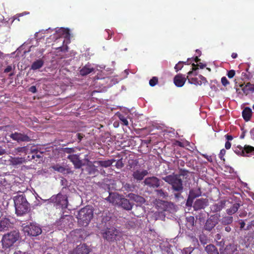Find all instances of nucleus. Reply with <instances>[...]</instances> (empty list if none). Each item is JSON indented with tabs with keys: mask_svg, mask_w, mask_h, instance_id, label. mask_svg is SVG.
<instances>
[{
	"mask_svg": "<svg viewBox=\"0 0 254 254\" xmlns=\"http://www.w3.org/2000/svg\"><path fill=\"white\" fill-rule=\"evenodd\" d=\"M162 179L171 186L173 195L177 200L183 198L182 193L184 191L183 181L180 175L173 173L162 178Z\"/></svg>",
	"mask_w": 254,
	"mask_h": 254,
	"instance_id": "1",
	"label": "nucleus"
},
{
	"mask_svg": "<svg viewBox=\"0 0 254 254\" xmlns=\"http://www.w3.org/2000/svg\"><path fill=\"white\" fill-rule=\"evenodd\" d=\"M21 152H24L25 155L23 157H17V164L22 163L27 160H32L35 158H37L36 161H39L40 162L43 158L42 152H40L37 149L29 150V148L26 147L17 148V153Z\"/></svg>",
	"mask_w": 254,
	"mask_h": 254,
	"instance_id": "2",
	"label": "nucleus"
},
{
	"mask_svg": "<svg viewBox=\"0 0 254 254\" xmlns=\"http://www.w3.org/2000/svg\"><path fill=\"white\" fill-rule=\"evenodd\" d=\"M93 216V211L90 206H86L81 208L77 215L78 224L82 226H87Z\"/></svg>",
	"mask_w": 254,
	"mask_h": 254,
	"instance_id": "3",
	"label": "nucleus"
},
{
	"mask_svg": "<svg viewBox=\"0 0 254 254\" xmlns=\"http://www.w3.org/2000/svg\"><path fill=\"white\" fill-rule=\"evenodd\" d=\"M29 209V204L26 199L23 192L17 191V216L27 213Z\"/></svg>",
	"mask_w": 254,
	"mask_h": 254,
	"instance_id": "4",
	"label": "nucleus"
},
{
	"mask_svg": "<svg viewBox=\"0 0 254 254\" xmlns=\"http://www.w3.org/2000/svg\"><path fill=\"white\" fill-rule=\"evenodd\" d=\"M21 227L25 235L28 236L36 237L42 232L41 226L36 223H30L29 224H22Z\"/></svg>",
	"mask_w": 254,
	"mask_h": 254,
	"instance_id": "5",
	"label": "nucleus"
},
{
	"mask_svg": "<svg viewBox=\"0 0 254 254\" xmlns=\"http://www.w3.org/2000/svg\"><path fill=\"white\" fill-rule=\"evenodd\" d=\"M44 201H48L49 202L55 203L57 206H59L63 209L66 208L68 204L66 195L62 194L61 193H59L57 195H53L50 198Z\"/></svg>",
	"mask_w": 254,
	"mask_h": 254,
	"instance_id": "6",
	"label": "nucleus"
},
{
	"mask_svg": "<svg viewBox=\"0 0 254 254\" xmlns=\"http://www.w3.org/2000/svg\"><path fill=\"white\" fill-rule=\"evenodd\" d=\"M121 236V233L115 228L108 229L103 233V238L109 242L119 240Z\"/></svg>",
	"mask_w": 254,
	"mask_h": 254,
	"instance_id": "7",
	"label": "nucleus"
},
{
	"mask_svg": "<svg viewBox=\"0 0 254 254\" xmlns=\"http://www.w3.org/2000/svg\"><path fill=\"white\" fill-rule=\"evenodd\" d=\"M234 152L238 155L250 156L254 155V147L251 146H245L244 147L240 145L234 147Z\"/></svg>",
	"mask_w": 254,
	"mask_h": 254,
	"instance_id": "8",
	"label": "nucleus"
},
{
	"mask_svg": "<svg viewBox=\"0 0 254 254\" xmlns=\"http://www.w3.org/2000/svg\"><path fill=\"white\" fill-rule=\"evenodd\" d=\"M15 242H16L15 232H11L3 236L2 244L5 248H8L12 247Z\"/></svg>",
	"mask_w": 254,
	"mask_h": 254,
	"instance_id": "9",
	"label": "nucleus"
},
{
	"mask_svg": "<svg viewBox=\"0 0 254 254\" xmlns=\"http://www.w3.org/2000/svg\"><path fill=\"white\" fill-rule=\"evenodd\" d=\"M161 181L155 176L147 177L143 181L144 186L152 188H157L160 187Z\"/></svg>",
	"mask_w": 254,
	"mask_h": 254,
	"instance_id": "10",
	"label": "nucleus"
},
{
	"mask_svg": "<svg viewBox=\"0 0 254 254\" xmlns=\"http://www.w3.org/2000/svg\"><path fill=\"white\" fill-rule=\"evenodd\" d=\"M131 171L133 178L137 182L143 180L144 178L149 173L148 170L145 169H132Z\"/></svg>",
	"mask_w": 254,
	"mask_h": 254,
	"instance_id": "11",
	"label": "nucleus"
},
{
	"mask_svg": "<svg viewBox=\"0 0 254 254\" xmlns=\"http://www.w3.org/2000/svg\"><path fill=\"white\" fill-rule=\"evenodd\" d=\"M122 197V195L117 192H110L109 196L105 198V200L113 205L118 206Z\"/></svg>",
	"mask_w": 254,
	"mask_h": 254,
	"instance_id": "12",
	"label": "nucleus"
},
{
	"mask_svg": "<svg viewBox=\"0 0 254 254\" xmlns=\"http://www.w3.org/2000/svg\"><path fill=\"white\" fill-rule=\"evenodd\" d=\"M218 223V217L217 216H211L206 221L204 226V229L211 231Z\"/></svg>",
	"mask_w": 254,
	"mask_h": 254,
	"instance_id": "13",
	"label": "nucleus"
},
{
	"mask_svg": "<svg viewBox=\"0 0 254 254\" xmlns=\"http://www.w3.org/2000/svg\"><path fill=\"white\" fill-rule=\"evenodd\" d=\"M89 252V249L85 244H80L70 251L69 254H88Z\"/></svg>",
	"mask_w": 254,
	"mask_h": 254,
	"instance_id": "14",
	"label": "nucleus"
},
{
	"mask_svg": "<svg viewBox=\"0 0 254 254\" xmlns=\"http://www.w3.org/2000/svg\"><path fill=\"white\" fill-rule=\"evenodd\" d=\"M95 164H93L92 162H90L86 165L85 164L84 166H85V168L82 169V172L85 171L87 172L88 175L93 176H96L98 172V170L96 169L98 166H96Z\"/></svg>",
	"mask_w": 254,
	"mask_h": 254,
	"instance_id": "15",
	"label": "nucleus"
},
{
	"mask_svg": "<svg viewBox=\"0 0 254 254\" xmlns=\"http://www.w3.org/2000/svg\"><path fill=\"white\" fill-rule=\"evenodd\" d=\"M67 158L73 163L75 169H79L85 165V164L82 163V161L79 159L77 155H69Z\"/></svg>",
	"mask_w": 254,
	"mask_h": 254,
	"instance_id": "16",
	"label": "nucleus"
},
{
	"mask_svg": "<svg viewBox=\"0 0 254 254\" xmlns=\"http://www.w3.org/2000/svg\"><path fill=\"white\" fill-rule=\"evenodd\" d=\"M160 204L161 208L164 211H168L171 213L176 211L175 205L171 202L161 201Z\"/></svg>",
	"mask_w": 254,
	"mask_h": 254,
	"instance_id": "17",
	"label": "nucleus"
},
{
	"mask_svg": "<svg viewBox=\"0 0 254 254\" xmlns=\"http://www.w3.org/2000/svg\"><path fill=\"white\" fill-rule=\"evenodd\" d=\"M208 205V200L205 198L197 199L193 204V208L194 210H199L204 209Z\"/></svg>",
	"mask_w": 254,
	"mask_h": 254,
	"instance_id": "18",
	"label": "nucleus"
},
{
	"mask_svg": "<svg viewBox=\"0 0 254 254\" xmlns=\"http://www.w3.org/2000/svg\"><path fill=\"white\" fill-rule=\"evenodd\" d=\"M187 79L185 75L178 74L174 77V82L176 86L181 87L184 85Z\"/></svg>",
	"mask_w": 254,
	"mask_h": 254,
	"instance_id": "19",
	"label": "nucleus"
},
{
	"mask_svg": "<svg viewBox=\"0 0 254 254\" xmlns=\"http://www.w3.org/2000/svg\"><path fill=\"white\" fill-rule=\"evenodd\" d=\"M33 39H29L27 40L20 47L17 49V51L18 52H21L23 50H24L23 53L24 54L26 53H28L30 51L31 48L33 46V45H31Z\"/></svg>",
	"mask_w": 254,
	"mask_h": 254,
	"instance_id": "20",
	"label": "nucleus"
},
{
	"mask_svg": "<svg viewBox=\"0 0 254 254\" xmlns=\"http://www.w3.org/2000/svg\"><path fill=\"white\" fill-rule=\"evenodd\" d=\"M118 206L121 207L127 210H130L132 209V204L129 202V200L125 198L124 196H123Z\"/></svg>",
	"mask_w": 254,
	"mask_h": 254,
	"instance_id": "21",
	"label": "nucleus"
},
{
	"mask_svg": "<svg viewBox=\"0 0 254 254\" xmlns=\"http://www.w3.org/2000/svg\"><path fill=\"white\" fill-rule=\"evenodd\" d=\"M54 170L56 171L59 173H61L64 175L68 174L71 173L70 169L68 168L64 167L59 164H56L51 167Z\"/></svg>",
	"mask_w": 254,
	"mask_h": 254,
	"instance_id": "22",
	"label": "nucleus"
},
{
	"mask_svg": "<svg viewBox=\"0 0 254 254\" xmlns=\"http://www.w3.org/2000/svg\"><path fill=\"white\" fill-rule=\"evenodd\" d=\"M112 214L109 212H105L102 215V223L105 224V226L108 227L111 225L110 221L111 220Z\"/></svg>",
	"mask_w": 254,
	"mask_h": 254,
	"instance_id": "23",
	"label": "nucleus"
},
{
	"mask_svg": "<svg viewBox=\"0 0 254 254\" xmlns=\"http://www.w3.org/2000/svg\"><path fill=\"white\" fill-rule=\"evenodd\" d=\"M115 161V160L111 159L104 161H94V163L97 164L98 166H100L103 167L107 168L111 166Z\"/></svg>",
	"mask_w": 254,
	"mask_h": 254,
	"instance_id": "24",
	"label": "nucleus"
},
{
	"mask_svg": "<svg viewBox=\"0 0 254 254\" xmlns=\"http://www.w3.org/2000/svg\"><path fill=\"white\" fill-rule=\"evenodd\" d=\"M94 70V68L90 64H86L79 71V73L82 76L86 75Z\"/></svg>",
	"mask_w": 254,
	"mask_h": 254,
	"instance_id": "25",
	"label": "nucleus"
},
{
	"mask_svg": "<svg viewBox=\"0 0 254 254\" xmlns=\"http://www.w3.org/2000/svg\"><path fill=\"white\" fill-rule=\"evenodd\" d=\"M186 226L189 230H193L194 226V217L192 216L186 218Z\"/></svg>",
	"mask_w": 254,
	"mask_h": 254,
	"instance_id": "26",
	"label": "nucleus"
},
{
	"mask_svg": "<svg viewBox=\"0 0 254 254\" xmlns=\"http://www.w3.org/2000/svg\"><path fill=\"white\" fill-rule=\"evenodd\" d=\"M127 196L131 199L136 202L140 203H143L145 202L144 198L139 195L135 194L133 193H130L128 194Z\"/></svg>",
	"mask_w": 254,
	"mask_h": 254,
	"instance_id": "27",
	"label": "nucleus"
},
{
	"mask_svg": "<svg viewBox=\"0 0 254 254\" xmlns=\"http://www.w3.org/2000/svg\"><path fill=\"white\" fill-rule=\"evenodd\" d=\"M225 206V201H220L211 206V210L214 212L220 211Z\"/></svg>",
	"mask_w": 254,
	"mask_h": 254,
	"instance_id": "28",
	"label": "nucleus"
},
{
	"mask_svg": "<svg viewBox=\"0 0 254 254\" xmlns=\"http://www.w3.org/2000/svg\"><path fill=\"white\" fill-rule=\"evenodd\" d=\"M44 61L42 59H38L34 61L31 66V69L35 70L41 68L44 65Z\"/></svg>",
	"mask_w": 254,
	"mask_h": 254,
	"instance_id": "29",
	"label": "nucleus"
},
{
	"mask_svg": "<svg viewBox=\"0 0 254 254\" xmlns=\"http://www.w3.org/2000/svg\"><path fill=\"white\" fill-rule=\"evenodd\" d=\"M241 204L239 203H234L230 207V208L227 209L226 212L229 215H232L235 213L240 207Z\"/></svg>",
	"mask_w": 254,
	"mask_h": 254,
	"instance_id": "30",
	"label": "nucleus"
},
{
	"mask_svg": "<svg viewBox=\"0 0 254 254\" xmlns=\"http://www.w3.org/2000/svg\"><path fill=\"white\" fill-rule=\"evenodd\" d=\"M252 109L249 107H246L242 112V116L244 119L246 121H249L252 117Z\"/></svg>",
	"mask_w": 254,
	"mask_h": 254,
	"instance_id": "31",
	"label": "nucleus"
},
{
	"mask_svg": "<svg viewBox=\"0 0 254 254\" xmlns=\"http://www.w3.org/2000/svg\"><path fill=\"white\" fill-rule=\"evenodd\" d=\"M205 251L207 254H219L217 249L214 245L212 244L206 246L205 248Z\"/></svg>",
	"mask_w": 254,
	"mask_h": 254,
	"instance_id": "32",
	"label": "nucleus"
},
{
	"mask_svg": "<svg viewBox=\"0 0 254 254\" xmlns=\"http://www.w3.org/2000/svg\"><path fill=\"white\" fill-rule=\"evenodd\" d=\"M10 222L8 219L4 218L0 221V231H5L10 226Z\"/></svg>",
	"mask_w": 254,
	"mask_h": 254,
	"instance_id": "33",
	"label": "nucleus"
},
{
	"mask_svg": "<svg viewBox=\"0 0 254 254\" xmlns=\"http://www.w3.org/2000/svg\"><path fill=\"white\" fill-rule=\"evenodd\" d=\"M233 221V217L231 215L223 216L220 220V223L224 225H228Z\"/></svg>",
	"mask_w": 254,
	"mask_h": 254,
	"instance_id": "34",
	"label": "nucleus"
},
{
	"mask_svg": "<svg viewBox=\"0 0 254 254\" xmlns=\"http://www.w3.org/2000/svg\"><path fill=\"white\" fill-rule=\"evenodd\" d=\"M161 250L163 254H173L172 250L169 246V244H166L162 246Z\"/></svg>",
	"mask_w": 254,
	"mask_h": 254,
	"instance_id": "35",
	"label": "nucleus"
},
{
	"mask_svg": "<svg viewBox=\"0 0 254 254\" xmlns=\"http://www.w3.org/2000/svg\"><path fill=\"white\" fill-rule=\"evenodd\" d=\"M188 82L191 84H194L195 85H201V83L199 81V80L197 78H189L188 76L187 77Z\"/></svg>",
	"mask_w": 254,
	"mask_h": 254,
	"instance_id": "36",
	"label": "nucleus"
},
{
	"mask_svg": "<svg viewBox=\"0 0 254 254\" xmlns=\"http://www.w3.org/2000/svg\"><path fill=\"white\" fill-rule=\"evenodd\" d=\"M30 140L29 137L24 134L17 133V141H29Z\"/></svg>",
	"mask_w": 254,
	"mask_h": 254,
	"instance_id": "37",
	"label": "nucleus"
},
{
	"mask_svg": "<svg viewBox=\"0 0 254 254\" xmlns=\"http://www.w3.org/2000/svg\"><path fill=\"white\" fill-rule=\"evenodd\" d=\"M156 193L158 196L165 198L168 196L167 192L164 191L162 189H159L155 190Z\"/></svg>",
	"mask_w": 254,
	"mask_h": 254,
	"instance_id": "38",
	"label": "nucleus"
},
{
	"mask_svg": "<svg viewBox=\"0 0 254 254\" xmlns=\"http://www.w3.org/2000/svg\"><path fill=\"white\" fill-rule=\"evenodd\" d=\"M117 116L123 125L128 126V122L127 118L123 115L119 113L117 114Z\"/></svg>",
	"mask_w": 254,
	"mask_h": 254,
	"instance_id": "39",
	"label": "nucleus"
},
{
	"mask_svg": "<svg viewBox=\"0 0 254 254\" xmlns=\"http://www.w3.org/2000/svg\"><path fill=\"white\" fill-rule=\"evenodd\" d=\"M106 82L109 83L108 86H111L118 82V80L117 78L107 77L106 79Z\"/></svg>",
	"mask_w": 254,
	"mask_h": 254,
	"instance_id": "40",
	"label": "nucleus"
},
{
	"mask_svg": "<svg viewBox=\"0 0 254 254\" xmlns=\"http://www.w3.org/2000/svg\"><path fill=\"white\" fill-rule=\"evenodd\" d=\"M57 32L59 33V34L62 35L65 38L68 37L69 35L68 30L63 28H60Z\"/></svg>",
	"mask_w": 254,
	"mask_h": 254,
	"instance_id": "41",
	"label": "nucleus"
},
{
	"mask_svg": "<svg viewBox=\"0 0 254 254\" xmlns=\"http://www.w3.org/2000/svg\"><path fill=\"white\" fill-rule=\"evenodd\" d=\"M200 195V193L198 190H191L190 191V194L189 198L191 197L192 198H194L195 197H196Z\"/></svg>",
	"mask_w": 254,
	"mask_h": 254,
	"instance_id": "42",
	"label": "nucleus"
},
{
	"mask_svg": "<svg viewBox=\"0 0 254 254\" xmlns=\"http://www.w3.org/2000/svg\"><path fill=\"white\" fill-rule=\"evenodd\" d=\"M123 188L125 190L131 191H132L134 189V187L132 185L128 183L124 184L123 186Z\"/></svg>",
	"mask_w": 254,
	"mask_h": 254,
	"instance_id": "43",
	"label": "nucleus"
},
{
	"mask_svg": "<svg viewBox=\"0 0 254 254\" xmlns=\"http://www.w3.org/2000/svg\"><path fill=\"white\" fill-rule=\"evenodd\" d=\"M138 161L137 160H132L129 162L128 166L130 169H136L135 168L137 166Z\"/></svg>",
	"mask_w": 254,
	"mask_h": 254,
	"instance_id": "44",
	"label": "nucleus"
},
{
	"mask_svg": "<svg viewBox=\"0 0 254 254\" xmlns=\"http://www.w3.org/2000/svg\"><path fill=\"white\" fill-rule=\"evenodd\" d=\"M183 64H186V62L180 61L177 64H176L174 68L176 72L178 71L179 70H181L183 68Z\"/></svg>",
	"mask_w": 254,
	"mask_h": 254,
	"instance_id": "45",
	"label": "nucleus"
},
{
	"mask_svg": "<svg viewBox=\"0 0 254 254\" xmlns=\"http://www.w3.org/2000/svg\"><path fill=\"white\" fill-rule=\"evenodd\" d=\"M124 166V164L123 163V160H122V159H120L119 160H118L117 162H116V163L115 164V166L118 168V169H121L122 168V167H123Z\"/></svg>",
	"mask_w": 254,
	"mask_h": 254,
	"instance_id": "46",
	"label": "nucleus"
},
{
	"mask_svg": "<svg viewBox=\"0 0 254 254\" xmlns=\"http://www.w3.org/2000/svg\"><path fill=\"white\" fill-rule=\"evenodd\" d=\"M158 82V78L156 77H153L149 80V85L151 86H155Z\"/></svg>",
	"mask_w": 254,
	"mask_h": 254,
	"instance_id": "47",
	"label": "nucleus"
},
{
	"mask_svg": "<svg viewBox=\"0 0 254 254\" xmlns=\"http://www.w3.org/2000/svg\"><path fill=\"white\" fill-rule=\"evenodd\" d=\"M64 152L65 153L71 154L75 152L73 148H64Z\"/></svg>",
	"mask_w": 254,
	"mask_h": 254,
	"instance_id": "48",
	"label": "nucleus"
},
{
	"mask_svg": "<svg viewBox=\"0 0 254 254\" xmlns=\"http://www.w3.org/2000/svg\"><path fill=\"white\" fill-rule=\"evenodd\" d=\"M188 174V171L186 170L181 169L180 171V173L179 174H175L176 175H180V177L181 178L182 176H187Z\"/></svg>",
	"mask_w": 254,
	"mask_h": 254,
	"instance_id": "49",
	"label": "nucleus"
},
{
	"mask_svg": "<svg viewBox=\"0 0 254 254\" xmlns=\"http://www.w3.org/2000/svg\"><path fill=\"white\" fill-rule=\"evenodd\" d=\"M198 77L200 79L199 81L201 83V84H205L207 82V81L206 78L204 77V76H203L202 75H198Z\"/></svg>",
	"mask_w": 254,
	"mask_h": 254,
	"instance_id": "50",
	"label": "nucleus"
},
{
	"mask_svg": "<svg viewBox=\"0 0 254 254\" xmlns=\"http://www.w3.org/2000/svg\"><path fill=\"white\" fill-rule=\"evenodd\" d=\"M221 83L222 85H224V86H226L229 84V82L228 81L226 77L225 76L222 77Z\"/></svg>",
	"mask_w": 254,
	"mask_h": 254,
	"instance_id": "51",
	"label": "nucleus"
},
{
	"mask_svg": "<svg viewBox=\"0 0 254 254\" xmlns=\"http://www.w3.org/2000/svg\"><path fill=\"white\" fill-rule=\"evenodd\" d=\"M235 74V71L234 70H230L227 73V76L230 78L233 77Z\"/></svg>",
	"mask_w": 254,
	"mask_h": 254,
	"instance_id": "52",
	"label": "nucleus"
},
{
	"mask_svg": "<svg viewBox=\"0 0 254 254\" xmlns=\"http://www.w3.org/2000/svg\"><path fill=\"white\" fill-rule=\"evenodd\" d=\"M254 226V221H251L249 223L245 228V230H250L252 228V227Z\"/></svg>",
	"mask_w": 254,
	"mask_h": 254,
	"instance_id": "53",
	"label": "nucleus"
},
{
	"mask_svg": "<svg viewBox=\"0 0 254 254\" xmlns=\"http://www.w3.org/2000/svg\"><path fill=\"white\" fill-rule=\"evenodd\" d=\"M192 251L191 248H187L184 249L183 251V254H190Z\"/></svg>",
	"mask_w": 254,
	"mask_h": 254,
	"instance_id": "54",
	"label": "nucleus"
},
{
	"mask_svg": "<svg viewBox=\"0 0 254 254\" xmlns=\"http://www.w3.org/2000/svg\"><path fill=\"white\" fill-rule=\"evenodd\" d=\"M71 219V217L69 215H66L64 218H62L60 220V222L62 223H64L66 220H69Z\"/></svg>",
	"mask_w": 254,
	"mask_h": 254,
	"instance_id": "55",
	"label": "nucleus"
},
{
	"mask_svg": "<svg viewBox=\"0 0 254 254\" xmlns=\"http://www.w3.org/2000/svg\"><path fill=\"white\" fill-rule=\"evenodd\" d=\"M225 153H226V150L224 149H222L220 150V153L219 154V158L221 160H224V159L223 158V156L225 154Z\"/></svg>",
	"mask_w": 254,
	"mask_h": 254,
	"instance_id": "56",
	"label": "nucleus"
},
{
	"mask_svg": "<svg viewBox=\"0 0 254 254\" xmlns=\"http://www.w3.org/2000/svg\"><path fill=\"white\" fill-rule=\"evenodd\" d=\"M239 224L240 225V229L245 230L246 224H245V222L244 221H241L240 222Z\"/></svg>",
	"mask_w": 254,
	"mask_h": 254,
	"instance_id": "57",
	"label": "nucleus"
},
{
	"mask_svg": "<svg viewBox=\"0 0 254 254\" xmlns=\"http://www.w3.org/2000/svg\"><path fill=\"white\" fill-rule=\"evenodd\" d=\"M250 87H246V86H245L243 88H242V90L243 91V92L245 94H248V93H249V91H250Z\"/></svg>",
	"mask_w": 254,
	"mask_h": 254,
	"instance_id": "58",
	"label": "nucleus"
},
{
	"mask_svg": "<svg viewBox=\"0 0 254 254\" xmlns=\"http://www.w3.org/2000/svg\"><path fill=\"white\" fill-rule=\"evenodd\" d=\"M200 242L203 244H205L206 243V239L204 236H200L199 238Z\"/></svg>",
	"mask_w": 254,
	"mask_h": 254,
	"instance_id": "59",
	"label": "nucleus"
},
{
	"mask_svg": "<svg viewBox=\"0 0 254 254\" xmlns=\"http://www.w3.org/2000/svg\"><path fill=\"white\" fill-rule=\"evenodd\" d=\"M29 91L32 93H35L37 91L36 87L35 86H32L29 88Z\"/></svg>",
	"mask_w": 254,
	"mask_h": 254,
	"instance_id": "60",
	"label": "nucleus"
},
{
	"mask_svg": "<svg viewBox=\"0 0 254 254\" xmlns=\"http://www.w3.org/2000/svg\"><path fill=\"white\" fill-rule=\"evenodd\" d=\"M5 153H6L5 149L2 146H0V155H2Z\"/></svg>",
	"mask_w": 254,
	"mask_h": 254,
	"instance_id": "61",
	"label": "nucleus"
},
{
	"mask_svg": "<svg viewBox=\"0 0 254 254\" xmlns=\"http://www.w3.org/2000/svg\"><path fill=\"white\" fill-rule=\"evenodd\" d=\"M76 136L77 137L78 141H80L83 137V135L81 133H78L76 134Z\"/></svg>",
	"mask_w": 254,
	"mask_h": 254,
	"instance_id": "62",
	"label": "nucleus"
},
{
	"mask_svg": "<svg viewBox=\"0 0 254 254\" xmlns=\"http://www.w3.org/2000/svg\"><path fill=\"white\" fill-rule=\"evenodd\" d=\"M231 143L228 141H226L225 143V147L226 149H229L231 148Z\"/></svg>",
	"mask_w": 254,
	"mask_h": 254,
	"instance_id": "63",
	"label": "nucleus"
},
{
	"mask_svg": "<svg viewBox=\"0 0 254 254\" xmlns=\"http://www.w3.org/2000/svg\"><path fill=\"white\" fill-rule=\"evenodd\" d=\"M16 254V251L14 248H12L9 250V252H8L7 254Z\"/></svg>",
	"mask_w": 254,
	"mask_h": 254,
	"instance_id": "64",
	"label": "nucleus"
}]
</instances>
